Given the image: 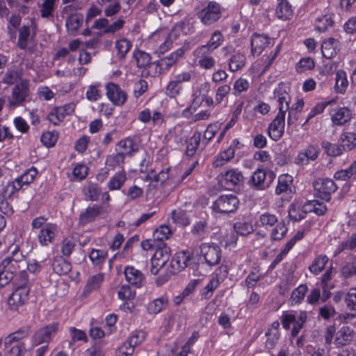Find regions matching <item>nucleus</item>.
Listing matches in <instances>:
<instances>
[{"mask_svg": "<svg viewBox=\"0 0 356 356\" xmlns=\"http://www.w3.org/2000/svg\"><path fill=\"white\" fill-rule=\"evenodd\" d=\"M10 249V254L0 263V288L8 284L24 266V256L19 247L13 245Z\"/></svg>", "mask_w": 356, "mask_h": 356, "instance_id": "nucleus-1", "label": "nucleus"}, {"mask_svg": "<svg viewBox=\"0 0 356 356\" xmlns=\"http://www.w3.org/2000/svg\"><path fill=\"white\" fill-rule=\"evenodd\" d=\"M354 336V330L346 325L342 326L337 330L334 325H330L325 327L323 332L325 343L334 344L337 348L350 344Z\"/></svg>", "mask_w": 356, "mask_h": 356, "instance_id": "nucleus-2", "label": "nucleus"}, {"mask_svg": "<svg viewBox=\"0 0 356 356\" xmlns=\"http://www.w3.org/2000/svg\"><path fill=\"white\" fill-rule=\"evenodd\" d=\"M307 318V315L305 312H285L281 316V322L286 330H289L292 325L291 335L296 337L302 328Z\"/></svg>", "mask_w": 356, "mask_h": 356, "instance_id": "nucleus-3", "label": "nucleus"}, {"mask_svg": "<svg viewBox=\"0 0 356 356\" xmlns=\"http://www.w3.org/2000/svg\"><path fill=\"white\" fill-rule=\"evenodd\" d=\"M38 170L32 167L28 169L19 177L16 178L13 181L8 183L4 189L5 196L10 197L15 192L19 191L24 186H28L32 183L36 175Z\"/></svg>", "mask_w": 356, "mask_h": 356, "instance_id": "nucleus-4", "label": "nucleus"}, {"mask_svg": "<svg viewBox=\"0 0 356 356\" xmlns=\"http://www.w3.org/2000/svg\"><path fill=\"white\" fill-rule=\"evenodd\" d=\"M239 205L238 197L234 194L222 195L211 206L213 211L220 213H229L236 211Z\"/></svg>", "mask_w": 356, "mask_h": 356, "instance_id": "nucleus-5", "label": "nucleus"}, {"mask_svg": "<svg viewBox=\"0 0 356 356\" xmlns=\"http://www.w3.org/2000/svg\"><path fill=\"white\" fill-rule=\"evenodd\" d=\"M171 256V250L165 244L156 249L151 259L152 267L150 272L153 275H157L159 270L165 266Z\"/></svg>", "mask_w": 356, "mask_h": 356, "instance_id": "nucleus-6", "label": "nucleus"}, {"mask_svg": "<svg viewBox=\"0 0 356 356\" xmlns=\"http://www.w3.org/2000/svg\"><path fill=\"white\" fill-rule=\"evenodd\" d=\"M220 181L225 188L232 190L243 184L244 177L238 169L229 168L220 174Z\"/></svg>", "mask_w": 356, "mask_h": 356, "instance_id": "nucleus-7", "label": "nucleus"}, {"mask_svg": "<svg viewBox=\"0 0 356 356\" xmlns=\"http://www.w3.org/2000/svg\"><path fill=\"white\" fill-rule=\"evenodd\" d=\"M29 289L26 285L17 287L8 298L7 303L9 309L17 311L28 300Z\"/></svg>", "mask_w": 356, "mask_h": 356, "instance_id": "nucleus-8", "label": "nucleus"}, {"mask_svg": "<svg viewBox=\"0 0 356 356\" xmlns=\"http://www.w3.org/2000/svg\"><path fill=\"white\" fill-rule=\"evenodd\" d=\"M200 255L208 265L215 266L220 262L221 250L216 244L205 243L200 246Z\"/></svg>", "mask_w": 356, "mask_h": 356, "instance_id": "nucleus-9", "label": "nucleus"}, {"mask_svg": "<svg viewBox=\"0 0 356 356\" xmlns=\"http://www.w3.org/2000/svg\"><path fill=\"white\" fill-rule=\"evenodd\" d=\"M330 118L333 126L341 127L352 118V111L346 106H334L328 109Z\"/></svg>", "mask_w": 356, "mask_h": 356, "instance_id": "nucleus-10", "label": "nucleus"}, {"mask_svg": "<svg viewBox=\"0 0 356 356\" xmlns=\"http://www.w3.org/2000/svg\"><path fill=\"white\" fill-rule=\"evenodd\" d=\"M222 14L220 6L214 1H211L198 14L201 22L206 25H210L218 20Z\"/></svg>", "mask_w": 356, "mask_h": 356, "instance_id": "nucleus-11", "label": "nucleus"}, {"mask_svg": "<svg viewBox=\"0 0 356 356\" xmlns=\"http://www.w3.org/2000/svg\"><path fill=\"white\" fill-rule=\"evenodd\" d=\"M289 90V86L284 83H280L273 90L274 98L278 104V112H282L283 114H286L289 108L291 102Z\"/></svg>", "mask_w": 356, "mask_h": 356, "instance_id": "nucleus-12", "label": "nucleus"}, {"mask_svg": "<svg viewBox=\"0 0 356 356\" xmlns=\"http://www.w3.org/2000/svg\"><path fill=\"white\" fill-rule=\"evenodd\" d=\"M275 178V173L273 170L265 171L258 168L253 172L251 181L256 188L264 190L270 186Z\"/></svg>", "mask_w": 356, "mask_h": 356, "instance_id": "nucleus-13", "label": "nucleus"}, {"mask_svg": "<svg viewBox=\"0 0 356 356\" xmlns=\"http://www.w3.org/2000/svg\"><path fill=\"white\" fill-rule=\"evenodd\" d=\"M60 233V228L54 223L45 224L38 234V239L42 246L52 243Z\"/></svg>", "mask_w": 356, "mask_h": 356, "instance_id": "nucleus-14", "label": "nucleus"}, {"mask_svg": "<svg viewBox=\"0 0 356 356\" xmlns=\"http://www.w3.org/2000/svg\"><path fill=\"white\" fill-rule=\"evenodd\" d=\"M314 187L318 192L319 197L325 202L330 201L331 193H334L337 188L333 180L328 178L316 181Z\"/></svg>", "mask_w": 356, "mask_h": 356, "instance_id": "nucleus-15", "label": "nucleus"}, {"mask_svg": "<svg viewBox=\"0 0 356 356\" xmlns=\"http://www.w3.org/2000/svg\"><path fill=\"white\" fill-rule=\"evenodd\" d=\"M191 259V254L186 251L177 252L172 257L168 270L170 274H175L184 269L188 266Z\"/></svg>", "mask_w": 356, "mask_h": 356, "instance_id": "nucleus-16", "label": "nucleus"}, {"mask_svg": "<svg viewBox=\"0 0 356 356\" xmlns=\"http://www.w3.org/2000/svg\"><path fill=\"white\" fill-rule=\"evenodd\" d=\"M285 115L282 112H278L275 118L269 124L268 136L276 141L283 135L285 127Z\"/></svg>", "mask_w": 356, "mask_h": 356, "instance_id": "nucleus-17", "label": "nucleus"}, {"mask_svg": "<svg viewBox=\"0 0 356 356\" xmlns=\"http://www.w3.org/2000/svg\"><path fill=\"white\" fill-rule=\"evenodd\" d=\"M29 81L23 80L13 88L9 105L10 106L19 105L29 96Z\"/></svg>", "mask_w": 356, "mask_h": 356, "instance_id": "nucleus-18", "label": "nucleus"}, {"mask_svg": "<svg viewBox=\"0 0 356 356\" xmlns=\"http://www.w3.org/2000/svg\"><path fill=\"white\" fill-rule=\"evenodd\" d=\"M106 89L107 97L113 104L122 106L126 102L127 95L118 85L109 83L106 85Z\"/></svg>", "mask_w": 356, "mask_h": 356, "instance_id": "nucleus-19", "label": "nucleus"}, {"mask_svg": "<svg viewBox=\"0 0 356 356\" xmlns=\"http://www.w3.org/2000/svg\"><path fill=\"white\" fill-rule=\"evenodd\" d=\"M58 323H54L40 329L33 337V343L34 345H39L42 343H48L53 335L58 330Z\"/></svg>", "mask_w": 356, "mask_h": 356, "instance_id": "nucleus-20", "label": "nucleus"}, {"mask_svg": "<svg viewBox=\"0 0 356 356\" xmlns=\"http://www.w3.org/2000/svg\"><path fill=\"white\" fill-rule=\"evenodd\" d=\"M271 43L270 38L264 34H254L251 40V51L252 55L259 56Z\"/></svg>", "mask_w": 356, "mask_h": 356, "instance_id": "nucleus-21", "label": "nucleus"}, {"mask_svg": "<svg viewBox=\"0 0 356 356\" xmlns=\"http://www.w3.org/2000/svg\"><path fill=\"white\" fill-rule=\"evenodd\" d=\"M293 178L289 174H282L278 177L277 184L275 190L277 195L291 194L293 192Z\"/></svg>", "mask_w": 356, "mask_h": 356, "instance_id": "nucleus-22", "label": "nucleus"}, {"mask_svg": "<svg viewBox=\"0 0 356 356\" xmlns=\"http://www.w3.org/2000/svg\"><path fill=\"white\" fill-rule=\"evenodd\" d=\"M117 146L118 151L127 156H132L139 149V144L137 140L131 137L121 140Z\"/></svg>", "mask_w": 356, "mask_h": 356, "instance_id": "nucleus-23", "label": "nucleus"}, {"mask_svg": "<svg viewBox=\"0 0 356 356\" xmlns=\"http://www.w3.org/2000/svg\"><path fill=\"white\" fill-rule=\"evenodd\" d=\"M124 274L127 282L136 287H140L145 281L141 271L133 266H127L124 270Z\"/></svg>", "mask_w": 356, "mask_h": 356, "instance_id": "nucleus-24", "label": "nucleus"}, {"mask_svg": "<svg viewBox=\"0 0 356 356\" xmlns=\"http://www.w3.org/2000/svg\"><path fill=\"white\" fill-rule=\"evenodd\" d=\"M207 50L208 47L207 46H202L195 51V54L200 58L198 64L200 67L210 70L215 66L216 60L209 55H204Z\"/></svg>", "mask_w": 356, "mask_h": 356, "instance_id": "nucleus-25", "label": "nucleus"}, {"mask_svg": "<svg viewBox=\"0 0 356 356\" xmlns=\"http://www.w3.org/2000/svg\"><path fill=\"white\" fill-rule=\"evenodd\" d=\"M338 143L343 151H350L356 147V134L350 131L343 132L340 134Z\"/></svg>", "mask_w": 356, "mask_h": 356, "instance_id": "nucleus-26", "label": "nucleus"}, {"mask_svg": "<svg viewBox=\"0 0 356 356\" xmlns=\"http://www.w3.org/2000/svg\"><path fill=\"white\" fill-rule=\"evenodd\" d=\"M348 84L346 72L342 70H337L334 77V91L339 94H344Z\"/></svg>", "mask_w": 356, "mask_h": 356, "instance_id": "nucleus-27", "label": "nucleus"}, {"mask_svg": "<svg viewBox=\"0 0 356 356\" xmlns=\"http://www.w3.org/2000/svg\"><path fill=\"white\" fill-rule=\"evenodd\" d=\"M309 212L306 210V203L302 204L301 202H296L289 207V216L291 219L298 221L305 218L307 213Z\"/></svg>", "mask_w": 356, "mask_h": 356, "instance_id": "nucleus-28", "label": "nucleus"}, {"mask_svg": "<svg viewBox=\"0 0 356 356\" xmlns=\"http://www.w3.org/2000/svg\"><path fill=\"white\" fill-rule=\"evenodd\" d=\"M127 179L126 172L122 169L110 178L107 187L110 191L120 190L126 182Z\"/></svg>", "mask_w": 356, "mask_h": 356, "instance_id": "nucleus-29", "label": "nucleus"}, {"mask_svg": "<svg viewBox=\"0 0 356 356\" xmlns=\"http://www.w3.org/2000/svg\"><path fill=\"white\" fill-rule=\"evenodd\" d=\"M234 149L229 147L225 150L220 152L213 159V165L215 168L222 167L228 163L234 156Z\"/></svg>", "mask_w": 356, "mask_h": 356, "instance_id": "nucleus-30", "label": "nucleus"}, {"mask_svg": "<svg viewBox=\"0 0 356 356\" xmlns=\"http://www.w3.org/2000/svg\"><path fill=\"white\" fill-rule=\"evenodd\" d=\"M318 156V151L314 146H310L300 152L295 159L298 165H305L309 160H314Z\"/></svg>", "mask_w": 356, "mask_h": 356, "instance_id": "nucleus-31", "label": "nucleus"}, {"mask_svg": "<svg viewBox=\"0 0 356 356\" xmlns=\"http://www.w3.org/2000/svg\"><path fill=\"white\" fill-rule=\"evenodd\" d=\"M278 222L277 217L270 212H264L261 213L256 222L258 227L265 229H271Z\"/></svg>", "mask_w": 356, "mask_h": 356, "instance_id": "nucleus-32", "label": "nucleus"}, {"mask_svg": "<svg viewBox=\"0 0 356 356\" xmlns=\"http://www.w3.org/2000/svg\"><path fill=\"white\" fill-rule=\"evenodd\" d=\"M275 15L280 19L287 20L293 16V10L286 0H278Z\"/></svg>", "mask_w": 356, "mask_h": 356, "instance_id": "nucleus-33", "label": "nucleus"}, {"mask_svg": "<svg viewBox=\"0 0 356 356\" xmlns=\"http://www.w3.org/2000/svg\"><path fill=\"white\" fill-rule=\"evenodd\" d=\"M210 88L211 85L208 81H202L195 85L193 88L194 102L198 104L200 102V99H203L207 95Z\"/></svg>", "mask_w": 356, "mask_h": 356, "instance_id": "nucleus-34", "label": "nucleus"}, {"mask_svg": "<svg viewBox=\"0 0 356 356\" xmlns=\"http://www.w3.org/2000/svg\"><path fill=\"white\" fill-rule=\"evenodd\" d=\"M287 232L288 227L286 223L283 220H278L277 223L271 228L270 238L272 241H280L286 236Z\"/></svg>", "mask_w": 356, "mask_h": 356, "instance_id": "nucleus-35", "label": "nucleus"}, {"mask_svg": "<svg viewBox=\"0 0 356 356\" xmlns=\"http://www.w3.org/2000/svg\"><path fill=\"white\" fill-rule=\"evenodd\" d=\"M323 289V295L321 296V291L319 289H312L307 296V300L309 304L314 305L319 302H325L330 296V292L325 289Z\"/></svg>", "mask_w": 356, "mask_h": 356, "instance_id": "nucleus-36", "label": "nucleus"}, {"mask_svg": "<svg viewBox=\"0 0 356 356\" xmlns=\"http://www.w3.org/2000/svg\"><path fill=\"white\" fill-rule=\"evenodd\" d=\"M83 23V16L81 14H74L69 16L66 20V28L70 34H74Z\"/></svg>", "mask_w": 356, "mask_h": 356, "instance_id": "nucleus-37", "label": "nucleus"}, {"mask_svg": "<svg viewBox=\"0 0 356 356\" xmlns=\"http://www.w3.org/2000/svg\"><path fill=\"white\" fill-rule=\"evenodd\" d=\"M337 41L330 38L325 40L321 45L322 54L325 58H332L337 54Z\"/></svg>", "mask_w": 356, "mask_h": 356, "instance_id": "nucleus-38", "label": "nucleus"}, {"mask_svg": "<svg viewBox=\"0 0 356 356\" xmlns=\"http://www.w3.org/2000/svg\"><path fill=\"white\" fill-rule=\"evenodd\" d=\"M168 300L165 296L158 298L152 301L148 306V311L151 314H156L167 307Z\"/></svg>", "mask_w": 356, "mask_h": 356, "instance_id": "nucleus-39", "label": "nucleus"}, {"mask_svg": "<svg viewBox=\"0 0 356 356\" xmlns=\"http://www.w3.org/2000/svg\"><path fill=\"white\" fill-rule=\"evenodd\" d=\"M88 172V168L86 165L76 163L72 167L70 179L73 181L83 180L86 177Z\"/></svg>", "mask_w": 356, "mask_h": 356, "instance_id": "nucleus-40", "label": "nucleus"}, {"mask_svg": "<svg viewBox=\"0 0 356 356\" xmlns=\"http://www.w3.org/2000/svg\"><path fill=\"white\" fill-rule=\"evenodd\" d=\"M27 336L25 331L19 330L8 335L3 341L5 348L14 345L17 343H24L22 341Z\"/></svg>", "mask_w": 356, "mask_h": 356, "instance_id": "nucleus-41", "label": "nucleus"}, {"mask_svg": "<svg viewBox=\"0 0 356 356\" xmlns=\"http://www.w3.org/2000/svg\"><path fill=\"white\" fill-rule=\"evenodd\" d=\"M280 323L278 321H275L272 323L270 328L266 332L267 340L266 344L273 347L275 342L278 340Z\"/></svg>", "mask_w": 356, "mask_h": 356, "instance_id": "nucleus-42", "label": "nucleus"}, {"mask_svg": "<svg viewBox=\"0 0 356 356\" xmlns=\"http://www.w3.org/2000/svg\"><path fill=\"white\" fill-rule=\"evenodd\" d=\"M172 221L179 226H186L190 224V218L188 213L183 210L178 209L172 212Z\"/></svg>", "mask_w": 356, "mask_h": 356, "instance_id": "nucleus-43", "label": "nucleus"}, {"mask_svg": "<svg viewBox=\"0 0 356 356\" xmlns=\"http://www.w3.org/2000/svg\"><path fill=\"white\" fill-rule=\"evenodd\" d=\"M322 147L325 152L330 156H338L341 155L343 152L339 143L336 144L329 141H324L322 143Z\"/></svg>", "mask_w": 356, "mask_h": 356, "instance_id": "nucleus-44", "label": "nucleus"}, {"mask_svg": "<svg viewBox=\"0 0 356 356\" xmlns=\"http://www.w3.org/2000/svg\"><path fill=\"white\" fill-rule=\"evenodd\" d=\"M131 46V42L126 38L118 40L115 42V49L119 58H124L126 54L129 51Z\"/></svg>", "mask_w": 356, "mask_h": 356, "instance_id": "nucleus-45", "label": "nucleus"}, {"mask_svg": "<svg viewBox=\"0 0 356 356\" xmlns=\"http://www.w3.org/2000/svg\"><path fill=\"white\" fill-rule=\"evenodd\" d=\"M161 42L159 44V47L156 49L155 52L158 54H164L172 46V33H169L168 31H163V35L161 38Z\"/></svg>", "mask_w": 356, "mask_h": 356, "instance_id": "nucleus-46", "label": "nucleus"}, {"mask_svg": "<svg viewBox=\"0 0 356 356\" xmlns=\"http://www.w3.org/2000/svg\"><path fill=\"white\" fill-rule=\"evenodd\" d=\"M333 21L330 15H325L316 19L315 28L320 32H324L332 26Z\"/></svg>", "mask_w": 356, "mask_h": 356, "instance_id": "nucleus-47", "label": "nucleus"}, {"mask_svg": "<svg viewBox=\"0 0 356 356\" xmlns=\"http://www.w3.org/2000/svg\"><path fill=\"white\" fill-rule=\"evenodd\" d=\"M307 289V286L305 284H300L296 288L291 296V303L293 305L300 304L304 300Z\"/></svg>", "mask_w": 356, "mask_h": 356, "instance_id": "nucleus-48", "label": "nucleus"}, {"mask_svg": "<svg viewBox=\"0 0 356 356\" xmlns=\"http://www.w3.org/2000/svg\"><path fill=\"white\" fill-rule=\"evenodd\" d=\"M328 261V258L325 255H321L315 259L312 264L309 267L311 273L318 275L325 268Z\"/></svg>", "mask_w": 356, "mask_h": 356, "instance_id": "nucleus-49", "label": "nucleus"}, {"mask_svg": "<svg viewBox=\"0 0 356 356\" xmlns=\"http://www.w3.org/2000/svg\"><path fill=\"white\" fill-rule=\"evenodd\" d=\"M104 280V275L102 273H97L91 276L87 282L85 286V290L87 292H91L93 290L97 289L102 284Z\"/></svg>", "mask_w": 356, "mask_h": 356, "instance_id": "nucleus-50", "label": "nucleus"}, {"mask_svg": "<svg viewBox=\"0 0 356 356\" xmlns=\"http://www.w3.org/2000/svg\"><path fill=\"white\" fill-rule=\"evenodd\" d=\"M306 210L314 212L318 216H321L326 212L327 207L322 202L314 200L306 203Z\"/></svg>", "mask_w": 356, "mask_h": 356, "instance_id": "nucleus-51", "label": "nucleus"}, {"mask_svg": "<svg viewBox=\"0 0 356 356\" xmlns=\"http://www.w3.org/2000/svg\"><path fill=\"white\" fill-rule=\"evenodd\" d=\"M57 0H43L40 5L41 17L47 18L53 15Z\"/></svg>", "mask_w": 356, "mask_h": 356, "instance_id": "nucleus-52", "label": "nucleus"}, {"mask_svg": "<svg viewBox=\"0 0 356 356\" xmlns=\"http://www.w3.org/2000/svg\"><path fill=\"white\" fill-rule=\"evenodd\" d=\"M107 257L106 251L104 250L93 249L89 254V258L91 262L96 266L103 264Z\"/></svg>", "mask_w": 356, "mask_h": 356, "instance_id": "nucleus-53", "label": "nucleus"}, {"mask_svg": "<svg viewBox=\"0 0 356 356\" xmlns=\"http://www.w3.org/2000/svg\"><path fill=\"white\" fill-rule=\"evenodd\" d=\"M102 211V208L99 206L89 207L80 216V220L83 223L93 220Z\"/></svg>", "mask_w": 356, "mask_h": 356, "instance_id": "nucleus-54", "label": "nucleus"}, {"mask_svg": "<svg viewBox=\"0 0 356 356\" xmlns=\"http://www.w3.org/2000/svg\"><path fill=\"white\" fill-rule=\"evenodd\" d=\"M315 66L314 61L309 57H305L301 58L296 63V71L298 73H303L307 70H312Z\"/></svg>", "mask_w": 356, "mask_h": 356, "instance_id": "nucleus-55", "label": "nucleus"}, {"mask_svg": "<svg viewBox=\"0 0 356 356\" xmlns=\"http://www.w3.org/2000/svg\"><path fill=\"white\" fill-rule=\"evenodd\" d=\"M245 56L241 54H236L230 59L229 67L232 72H236L243 67L245 65Z\"/></svg>", "mask_w": 356, "mask_h": 356, "instance_id": "nucleus-56", "label": "nucleus"}, {"mask_svg": "<svg viewBox=\"0 0 356 356\" xmlns=\"http://www.w3.org/2000/svg\"><path fill=\"white\" fill-rule=\"evenodd\" d=\"M172 234L170 228L165 225H162L156 229L153 233L154 238L158 241H163L170 238Z\"/></svg>", "mask_w": 356, "mask_h": 356, "instance_id": "nucleus-57", "label": "nucleus"}, {"mask_svg": "<svg viewBox=\"0 0 356 356\" xmlns=\"http://www.w3.org/2000/svg\"><path fill=\"white\" fill-rule=\"evenodd\" d=\"M134 56L139 67H146L150 63V56L145 51L136 50L134 53Z\"/></svg>", "mask_w": 356, "mask_h": 356, "instance_id": "nucleus-58", "label": "nucleus"}, {"mask_svg": "<svg viewBox=\"0 0 356 356\" xmlns=\"http://www.w3.org/2000/svg\"><path fill=\"white\" fill-rule=\"evenodd\" d=\"M58 138L57 131H47L41 136V142L47 147H51L55 145Z\"/></svg>", "mask_w": 356, "mask_h": 356, "instance_id": "nucleus-59", "label": "nucleus"}, {"mask_svg": "<svg viewBox=\"0 0 356 356\" xmlns=\"http://www.w3.org/2000/svg\"><path fill=\"white\" fill-rule=\"evenodd\" d=\"M53 269L58 275H66L71 270V265L64 259H59L54 262Z\"/></svg>", "mask_w": 356, "mask_h": 356, "instance_id": "nucleus-60", "label": "nucleus"}, {"mask_svg": "<svg viewBox=\"0 0 356 356\" xmlns=\"http://www.w3.org/2000/svg\"><path fill=\"white\" fill-rule=\"evenodd\" d=\"M147 334L145 332L139 330L132 333L127 341L134 348L135 346L141 344L146 339Z\"/></svg>", "mask_w": 356, "mask_h": 356, "instance_id": "nucleus-61", "label": "nucleus"}, {"mask_svg": "<svg viewBox=\"0 0 356 356\" xmlns=\"http://www.w3.org/2000/svg\"><path fill=\"white\" fill-rule=\"evenodd\" d=\"M65 118V115L60 111L59 107H55L51 110L47 118L54 125L59 124Z\"/></svg>", "mask_w": 356, "mask_h": 356, "instance_id": "nucleus-62", "label": "nucleus"}, {"mask_svg": "<svg viewBox=\"0 0 356 356\" xmlns=\"http://www.w3.org/2000/svg\"><path fill=\"white\" fill-rule=\"evenodd\" d=\"M250 83L248 79L240 77L236 79L233 85V93L234 95H238L243 92L248 90Z\"/></svg>", "mask_w": 356, "mask_h": 356, "instance_id": "nucleus-63", "label": "nucleus"}, {"mask_svg": "<svg viewBox=\"0 0 356 356\" xmlns=\"http://www.w3.org/2000/svg\"><path fill=\"white\" fill-rule=\"evenodd\" d=\"M27 352L24 343H17L11 345L10 349L6 352L7 356H24Z\"/></svg>", "mask_w": 356, "mask_h": 356, "instance_id": "nucleus-64", "label": "nucleus"}]
</instances>
